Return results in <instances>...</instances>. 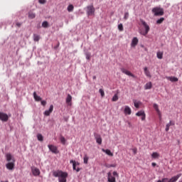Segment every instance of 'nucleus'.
<instances>
[{"mask_svg": "<svg viewBox=\"0 0 182 182\" xmlns=\"http://www.w3.org/2000/svg\"><path fill=\"white\" fill-rule=\"evenodd\" d=\"M132 151L134 154H137V148L132 149Z\"/></svg>", "mask_w": 182, "mask_h": 182, "instance_id": "obj_48", "label": "nucleus"}, {"mask_svg": "<svg viewBox=\"0 0 182 182\" xmlns=\"http://www.w3.org/2000/svg\"><path fill=\"white\" fill-rule=\"evenodd\" d=\"M65 102L70 106H72V95L70 94H68Z\"/></svg>", "mask_w": 182, "mask_h": 182, "instance_id": "obj_20", "label": "nucleus"}, {"mask_svg": "<svg viewBox=\"0 0 182 182\" xmlns=\"http://www.w3.org/2000/svg\"><path fill=\"white\" fill-rule=\"evenodd\" d=\"M117 165L116 164H105V167H106L107 168H110V167H116Z\"/></svg>", "mask_w": 182, "mask_h": 182, "instance_id": "obj_37", "label": "nucleus"}, {"mask_svg": "<svg viewBox=\"0 0 182 182\" xmlns=\"http://www.w3.org/2000/svg\"><path fill=\"white\" fill-rule=\"evenodd\" d=\"M144 73L146 75V76H147V77H151V75L150 74V71H149L147 67H145L144 68Z\"/></svg>", "mask_w": 182, "mask_h": 182, "instance_id": "obj_28", "label": "nucleus"}, {"mask_svg": "<svg viewBox=\"0 0 182 182\" xmlns=\"http://www.w3.org/2000/svg\"><path fill=\"white\" fill-rule=\"evenodd\" d=\"M68 176H69L68 172L63 171L62 174H60V176L58 178V181L59 182H66L67 181L66 178H68Z\"/></svg>", "mask_w": 182, "mask_h": 182, "instance_id": "obj_5", "label": "nucleus"}, {"mask_svg": "<svg viewBox=\"0 0 182 182\" xmlns=\"http://www.w3.org/2000/svg\"><path fill=\"white\" fill-rule=\"evenodd\" d=\"M39 39H41V36L38 34H33V41L34 42H39Z\"/></svg>", "mask_w": 182, "mask_h": 182, "instance_id": "obj_29", "label": "nucleus"}, {"mask_svg": "<svg viewBox=\"0 0 182 182\" xmlns=\"http://www.w3.org/2000/svg\"><path fill=\"white\" fill-rule=\"evenodd\" d=\"M151 87H153V84L151 83V82H149L144 85L145 90H149L151 89Z\"/></svg>", "mask_w": 182, "mask_h": 182, "instance_id": "obj_24", "label": "nucleus"}, {"mask_svg": "<svg viewBox=\"0 0 182 182\" xmlns=\"http://www.w3.org/2000/svg\"><path fill=\"white\" fill-rule=\"evenodd\" d=\"M37 139L38 141H43V135H42V134H38Z\"/></svg>", "mask_w": 182, "mask_h": 182, "instance_id": "obj_34", "label": "nucleus"}, {"mask_svg": "<svg viewBox=\"0 0 182 182\" xmlns=\"http://www.w3.org/2000/svg\"><path fill=\"white\" fill-rule=\"evenodd\" d=\"M151 166H152V167H156V166H157V164L153 162V163L151 164Z\"/></svg>", "mask_w": 182, "mask_h": 182, "instance_id": "obj_52", "label": "nucleus"}, {"mask_svg": "<svg viewBox=\"0 0 182 182\" xmlns=\"http://www.w3.org/2000/svg\"><path fill=\"white\" fill-rule=\"evenodd\" d=\"M86 9V14L87 16H92V15L95 16L96 9H95L93 4H91L90 6H87Z\"/></svg>", "mask_w": 182, "mask_h": 182, "instance_id": "obj_2", "label": "nucleus"}, {"mask_svg": "<svg viewBox=\"0 0 182 182\" xmlns=\"http://www.w3.org/2000/svg\"><path fill=\"white\" fill-rule=\"evenodd\" d=\"M48 147L52 153H54V154H58L59 153V150H58V147L54 145H48Z\"/></svg>", "mask_w": 182, "mask_h": 182, "instance_id": "obj_9", "label": "nucleus"}, {"mask_svg": "<svg viewBox=\"0 0 182 182\" xmlns=\"http://www.w3.org/2000/svg\"><path fill=\"white\" fill-rule=\"evenodd\" d=\"M141 48H145L144 45H141Z\"/></svg>", "mask_w": 182, "mask_h": 182, "instance_id": "obj_56", "label": "nucleus"}, {"mask_svg": "<svg viewBox=\"0 0 182 182\" xmlns=\"http://www.w3.org/2000/svg\"><path fill=\"white\" fill-rule=\"evenodd\" d=\"M119 100V97L117 96V94H115L112 99V102H117Z\"/></svg>", "mask_w": 182, "mask_h": 182, "instance_id": "obj_40", "label": "nucleus"}, {"mask_svg": "<svg viewBox=\"0 0 182 182\" xmlns=\"http://www.w3.org/2000/svg\"><path fill=\"white\" fill-rule=\"evenodd\" d=\"M102 151H103V153H106L107 156H110L111 157H113V153H112V151H110V149H102Z\"/></svg>", "mask_w": 182, "mask_h": 182, "instance_id": "obj_25", "label": "nucleus"}, {"mask_svg": "<svg viewBox=\"0 0 182 182\" xmlns=\"http://www.w3.org/2000/svg\"><path fill=\"white\" fill-rule=\"evenodd\" d=\"M140 105H141V102L140 101L136 102V100L134 101V106L136 107V109H139L140 107Z\"/></svg>", "mask_w": 182, "mask_h": 182, "instance_id": "obj_30", "label": "nucleus"}, {"mask_svg": "<svg viewBox=\"0 0 182 182\" xmlns=\"http://www.w3.org/2000/svg\"><path fill=\"white\" fill-rule=\"evenodd\" d=\"M162 182H166V181H168V178H162Z\"/></svg>", "mask_w": 182, "mask_h": 182, "instance_id": "obj_51", "label": "nucleus"}, {"mask_svg": "<svg viewBox=\"0 0 182 182\" xmlns=\"http://www.w3.org/2000/svg\"><path fill=\"white\" fill-rule=\"evenodd\" d=\"M152 12L154 16H163V15H164V10L162 8L159 7L153 8Z\"/></svg>", "mask_w": 182, "mask_h": 182, "instance_id": "obj_1", "label": "nucleus"}, {"mask_svg": "<svg viewBox=\"0 0 182 182\" xmlns=\"http://www.w3.org/2000/svg\"><path fill=\"white\" fill-rule=\"evenodd\" d=\"M182 176L181 173H178L176 176L172 177L171 178H170L168 182H176L177 180H178V178Z\"/></svg>", "mask_w": 182, "mask_h": 182, "instance_id": "obj_19", "label": "nucleus"}, {"mask_svg": "<svg viewBox=\"0 0 182 182\" xmlns=\"http://www.w3.org/2000/svg\"><path fill=\"white\" fill-rule=\"evenodd\" d=\"M31 172L34 177H38V176H41V171L38 168L31 167Z\"/></svg>", "mask_w": 182, "mask_h": 182, "instance_id": "obj_8", "label": "nucleus"}, {"mask_svg": "<svg viewBox=\"0 0 182 182\" xmlns=\"http://www.w3.org/2000/svg\"><path fill=\"white\" fill-rule=\"evenodd\" d=\"M7 170H14L15 168V162H9L6 164Z\"/></svg>", "mask_w": 182, "mask_h": 182, "instance_id": "obj_14", "label": "nucleus"}, {"mask_svg": "<svg viewBox=\"0 0 182 182\" xmlns=\"http://www.w3.org/2000/svg\"><path fill=\"white\" fill-rule=\"evenodd\" d=\"M33 96L34 100H36V102H41V100H42V98L36 94V92H34L33 93Z\"/></svg>", "mask_w": 182, "mask_h": 182, "instance_id": "obj_22", "label": "nucleus"}, {"mask_svg": "<svg viewBox=\"0 0 182 182\" xmlns=\"http://www.w3.org/2000/svg\"><path fill=\"white\" fill-rule=\"evenodd\" d=\"M164 20H165V18L164 17H161L156 21V23L158 25H160V24H161L162 22H164Z\"/></svg>", "mask_w": 182, "mask_h": 182, "instance_id": "obj_38", "label": "nucleus"}, {"mask_svg": "<svg viewBox=\"0 0 182 182\" xmlns=\"http://www.w3.org/2000/svg\"><path fill=\"white\" fill-rule=\"evenodd\" d=\"M23 23H22V22H21V23L16 22V26H17V28H21V26H22Z\"/></svg>", "mask_w": 182, "mask_h": 182, "instance_id": "obj_45", "label": "nucleus"}, {"mask_svg": "<svg viewBox=\"0 0 182 182\" xmlns=\"http://www.w3.org/2000/svg\"><path fill=\"white\" fill-rule=\"evenodd\" d=\"M152 159H159L160 157V154L157 152H153L151 154Z\"/></svg>", "mask_w": 182, "mask_h": 182, "instance_id": "obj_32", "label": "nucleus"}, {"mask_svg": "<svg viewBox=\"0 0 182 182\" xmlns=\"http://www.w3.org/2000/svg\"><path fill=\"white\" fill-rule=\"evenodd\" d=\"M38 65H42V63H41V62H38Z\"/></svg>", "mask_w": 182, "mask_h": 182, "instance_id": "obj_54", "label": "nucleus"}, {"mask_svg": "<svg viewBox=\"0 0 182 182\" xmlns=\"http://www.w3.org/2000/svg\"><path fill=\"white\" fill-rule=\"evenodd\" d=\"M144 50H146V52H147V48L144 47Z\"/></svg>", "mask_w": 182, "mask_h": 182, "instance_id": "obj_55", "label": "nucleus"}, {"mask_svg": "<svg viewBox=\"0 0 182 182\" xmlns=\"http://www.w3.org/2000/svg\"><path fill=\"white\" fill-rule=\"evenodd\" d=\"M53 112V105H51L49 107V109L46 110L44 112V115L45 116H50V113Z\"/></svg>", "mask_w": 182, "mask_h": 182, "instance_id": "obj_16", "label": "nucleus"}, {"mask_svg": "<svg viewBox=\"0 0 182 182\" xmlns=\"http://www.w3.org/2000/svg\"><path fill=\"white\" fill-rule=\"evenodd\" d=\"M107 181L108 182H116V178L112 176V173H107Z\"/></svg>", "mask_w": 182, "mask_h": 182, "instance_id": "obj_15", "label": "nucleus"}, {"mask_svg": "<svg viewBox=\"0 0 182 182\" xmlns=\"http://www.w3.org/2000/svg\"><path fill=\"white\" fill-rule=\"evenodd\" d=\"M85 58H86L87 60H90V58L92 56V53H90V52H86L85 53Z\"/></svg>", "mask_w": 182, "mask_h": 182, "instance_id": "obj_33", "label": "nucleus"}, {"mask_svg": "<svg viewBox=\"0 0 182 182\" xmlns=\"http://www.w3.org/2000/svg\"><path fill=\"white\" fill-rule=\"evenodd\" d=\"M94 137L97 144H100V145L102 144V136H100V134L94 133Z\"/></svg>", "mask_w": 182, "mask_h": 182, "instance_id": "obj_11", "label": "nucleus"}, {"mask_svg": "<svg viewBox=\"0 0 182 182\" xmlns=\"http://www.w3.org/2000/svg\"><path fill=\"white\" fill-rule=\"evenodd\" d=\"M28 19H35L36 14L32 11H28Z\"/></svg>", "mask_w": 182, "mask_h": 182, "instance_id": "obj_26", "label": "nucleus"}, {"mask_svg": "<svg viewBox=\"0 0 182 182\" xmlns=\"http://www.w3.org/2000/svg\"><path fill=\"white\" fill-rule=\"evenodd\" d=\"M42 27L43 28H49V23L46 21H43L42 23Z\"/></svg>", "mask_w": 182, "mask_h": 182, "instance_id": "obj_36", "label": "nucleus"}, {"mask_svg": "<svg viewBox=\"0 0 182 182\" xmlns=\"http://www.w3.org/2000/svg\"><path fill=\"white\" fill-rule=\"evenodd\" d=\"M42 106H46V100H41Z\"/></svg>", "mask_w": 182, "mask_h": 182, "instance_id": "obj_49", "label": "nucleus"}, {"mask_svg": "<svg viewBox=\"0 0 182 182\" xmlns=\"http://www.w3.org/2000/svg\"><path fill=\"white\" fill-rule=\"evenodd\" d=\"M138 43H139V38H137V37H134L131 42L132 48H136V46H137Z\"/></svg>", "mask_w": 182, "mask_h": 182, "instance_id": "obj_13", "label": "nucleus"}, {"mask_svg": "<svg viewBox=\"0 0 182 182\" xmlns=\"http://www.w3.org/2000/svg\"><path fill=\"white\" fill-rule=\"evenodd\" d=\"M38 2H39L41 5H45V4H46V0H38Z\"/></svg>", "mask_w": 182, "mask_h": 182, "instance_id": "obj_46", "label": "nucleus"}, {"mask_svg": "<svg viewBox=\"0 0 182 182\" xmlns=\"http://www.w3.org/2000/svg\"><path fill=\"white\" fill-rule=\"evenodd\" d=\"M118 29L120 32H122V31H124V28H123V24L122 23H119L118 25Z\"/></svg>", "mask_w": 182, "mask_h": 182, "instance_id": "obj_42", "label": "nucleus"}, {"mask_svg": "<svg viewBox=\"0 0 182 182\" xmlns=\"http://www.w3.org/2000/svg\"><path fill=\"white\" fill-rule=\"evenodd\" d=\"M136 116H138L139 117H141V120H146V113L144 111L141 110L136 113Z\"/></svg>", "mask_w": 182, "mask_h": 182, "instance_id": "obj_10", "label": "nucleus"}, {"mask_svg": "<svg viewBox=\"0 0 182 182\" xmlns=\"http://www.w3.org/2000/svg\"><path fill=\"white\" fill-rule=\"evenodd\" d=\"M92 79L95 80H96V75H93Z\"/></svg>", "mask_w": 182, "mask_h": 182, "instance_id": "obj_53", "label": "nucleus"}, {"mask_svg": "<svg viewBox=\"0 0 182 182\" xmlns=\"http://www.w3.org/2000/svg\"><path fill=\"white\" fill-rule=\"evenodd\" d=\"M124 19L125 21H127V19H129V12H125L124 13Z\"/></svg>", "mask_w": 182, "mask_h": 182, "instance_id": "obj_44", "label": "nucleus"}, {"mask_svg": "<svg viewBox=\"0 0 182 182\" xmlns=\"http://www.w3.org/2000/svg\"><path fill=\"white\" fill-rule=\"evenodd\" d=\"M99 93H100L102 97H105V90L103 89H100Z\"/></svg>", "mask_w": 182, "mask_h": 182, "instance_id": "obj_43", "label": "nucleus"}, {"mask_svg": "<svg viewBox=\"0 0 182 182\" xmlns=\"http://www.w3.org/2000/svg\"><path fill=\"white\" fill-rule=\"evenodd\" d=\"M113 176H114L115 177H119V173H117V171H114L112 173Z\"/></svg>", "mask_w": 182, "mask_h": 182, "instance_id": "obj_47", "label": "nucleus"}, {"mask_svg": "<svg viewBox=\"0 0 182 182\" xmlns=\"http://www.w3.org/2000/svg\"><path fill=\"white\" fill-rule=\"evenodd\" d=\"M60 45V43L58 42V44L54 47V49H58Z\"/></svg>", "mask_w": 182, "mask_h": 182, "instance_id": "obj_50", "label": "nucleus"}, {"mask_svg": "<svg viewBox=\"0 0 182 182\" xmlns=\"http://www.w3.org/2000/svg\"><path fill=\"white\" fill-rule=\"evenodd\" d=\"M166 79L171 82H178V78L177 77H166Z\"/></svg>", "mask_w": 182, "mask_h": 182, "instance_id": "obj_27", "label": "nucleus"}, {"mask_svg": "<svg viewBox=\"0 0 182 182\" xmlns=\"http://www.w3.org/2000/svg\"><path fill=\"white\" fill-rule=\"evenodd\" d=\"M124 112L125 114H132V109L129 106H125Z\"/></svg>", "mask_w": 182, "mask_h": 182, "instance_id": "obj_23", "label": "nucleus"}, {"mask_svg": "<svg viewBox=\"0 0 182 182\" xmlns=\"http://www.w3.org/2000/svg\"><path fill=\"white\" fill-rule=\"evenodd\" d=\"M154 109H155L156 112L159 114V117L160 119H161V112H160V109H159V105L154 103L153 105Z\"/></svg>", "mask_w": 182, "mask_h": 182, "instance_id": "obj_18", "label": "nucleus"}, {"mask_svg": "<svg viewBox=\"0 0 182 182\" xmlns=\"http://www.w3.org/2000/svg\"><path fill=\"white\" fill-rule=\"evenodd\" d=\"M60 140L62 144H66V139H65V136H61Z\"/></svg>", "mask_w": 182, "mask_h": 182, "instance_id": "obj_39", "label": "nucleus"}, {"mask_svg": "<svg viewBox=\"0 0 182 182\" xmlns=\"http://www.w3.org/2000/svg\"><path fill=\"white\" fill-rule=\"evenodd\" d=\"M67 9H68V12H72L73 11V9H74V7H73V6L72 4H70L68 6Z\"/></svg>", "mask_w": 182, "mask_h": 182, "instance_id": "obj_41", "label": "nucleus"}, {"mask_svg": "<svg viewBox=\"0 0 182 182\" xmlns=\"http://www.w3.org/2000/svg\"><path fill=\"white\" fill-rule=\"evenodd\" d=\"M70 164H73V170H75L77 173H79L82 170L80 168H76V166H80V163L78 161L76 162V161L70 160Z\"/></svg>", "mask_w": 182, "mask_h": 182, "instance_id": "obj_4", "label": "nucleus"}, {"mask_svg": "<svg viewBox=\"0 0 182 182\" xmlns=\"http://www.w3.org/2000/svg\"><path fill=\"white\" fill-rule=\"evenodd\" d=\"M121 72L122 73H124V75H127V76H131V77H133L134 79H135L136 75H134V74L132 73V72L126 70V68H121Z\"/></svg>", "mask_w": 182, "mask_h": 182, "instance_id": "obj_7", "label": "nucleus"}, {"mask_svg": "<svg viewBox=\"0 0 182 182\" xmlns=\"http://www.w3.org/2000/svg\"><path fill=\"white\" fill-rule=\"evenodd\" d=\"M53 177H60V174H62L63 173V171H60V170H57V171H53Z\"/></svg>", "mask_w": 182, "mask_h": 182, "instance_id": "obj_17", "label": "nucleus"}, {"mask_svg": "<svg viewBox=\"0 0 182 182\" xmlns=\"http://www.w3.org/2000/svg\"><path fill=\"white\" fill-rule=\"evenodd\" d=\"M83 161H84V164H87V163H89V157L86 154L84 155Z\"/></svg>", "mask_w": 182, "mask_h": 182, "instance_id": "obj_31", "label": "nucleus"}, {"mask_svg": "<svg viewBox=\"0 0 182 182\" xmlns=\"http://www.w3.org/2000/svg\"><path fill=\"white\" fill-rule=\"evenodd\" d=\"M6 161H9V163L10 161L15 163V161H16L15 158L11 154H6Z\"/></svg>", "mask_w": 182, "mask_h": 182, "instance_id": "obj_12", "label": "nucleus"}, {"mask_svg": "<svg viewBox=\"0 0 182 182\" xmlns=\"http://www.w3.org/2000/svg\"><path fill=\"white\" fill-rule=\"evenodd\" d=\"M0 120L6 122L9 120V116L6 113L0 112Z\"/></svg>", "mask_w": 182, "mask_h": 182, "instance_id": "obj_6", "label": "nucleus"}, {"mask_svg": "<svg viewBox=\"0 0 182 182\" xmlns=\"http://www.w3.org/2000/svg\"><path fill=\"white\" fill-rule=\"evenodd\" d=\"M156 58H158V59H163V52H157L156 53Z\"/></svg>", "mask_w": 182, "mask_h": 182, "instance_id": "obj_35", "label": "nucleus"}, {"mask_svg": "<svg viewBox=\"0 0 182 182\" xmlns=\"http://www.w3.org/2000/svg\"><path fill=\"white\" fill-rule=\"evenodd\" d=\"M139 21L141 25H143L144 28H145V31L142 32L141 35L146 36V35H147V33L150 32V26L147 25V23L144 20H143V18H140Z\"/></svg>", "mask_w": 182, "mask_h": 182, "instance_id": "obj_3", "label": "nucleus"}, {"mask_svg": "<svg viewBox=\"0 0 182 182\" xmlns=\"http://www.w3.org/2000/svg\"><path fill=\"white\" fill-rule=\"evenodd\" d=\"M176 123L173 121L169 122V123L166 124V128H165V132H168L170 130V126H174Z\"/></svg>", "mask_w": 182, "mask_h": 182, "instance_id": "obj_21", "label": "nucleus"}]
</instances>
